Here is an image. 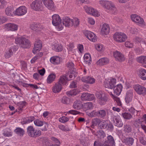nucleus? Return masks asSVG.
Instances as JSON below:
<instances>
[{"instance_id":"obj_1","label":"nucleus","mask_w":146,"mask_h":146,"mask_svg":"<svg viewBox=\"0 0 146 146\" xmlns=\"http://www.w3.org/2000/svg\"><path fill=\"white\" fill-rule=\"evenodd\" d=\"M15 43L18 44L21 48H27L30 46V41L23 36H18L15 38Z\"/></svg>"},{"instance_id":"obj_2","label":"nucleus","mask_w":146,"mask_h":146,"mask_svg":"<svg viewBox=\"0 0 146 146\" xmlns=\"http://www.w3.org/2000/svg\"><path fill=\"white\" fill-rule=\"evenodd\" d=\"M99 4L102 6L110 11L111 13L115 14L117 12V9L111 2L108 1H100Z\"/></svg>"},{"instance_id":"obj_3","label":"nucleus","mask_w":146,"mask_h":146,"mask_svg":"<svg viewBox=\"0 0 146 146\" xmlns=\"http://www.w3.org/2000/svg\"><path fill=\"white\" fill-rule=\"evenodd\" d=\"M73 75L75 76V70L71 71L70 70L68 71V73H66L65 76H63L60 77L59 82H61L62 84L66 85L67 81L70 80Z\"/></svg>"},{"instance_id":"obj_4","label":"nucleus","mask_w":146,"mask_h":146,"mask_svg":"<svg viewBox=\"0 0 146 146\" xmlns=\"http://www.w3.org/2000/svg\"><path fill=\"white\" fill-rule=\"evenodd\" d=\"M52 24L54 26H58L57 29L58 31L62 30L63 27L62 25V20L60 16L57 14H54L52 15Z\"/></svg>"},{"instance_id":"obj_5","label":"nucleus","mask_w":146,"mask_h":146,"mask_svg":"<svg viewBox=\"0 0 146 146\" xmlns=\"http://www.w3.org/2000/svg\"><path fill=\"white\" fill-rule=\"evenodd\" d=\"M27 133L28 135L31 137L36 138L39 136L41 134L40 130L35 129L33 126H30L27 128Z\"/></svg>"},{"instance_id":"obj_6","label":"nucleus","mask_w":146,"mask_h":146,"mask_svg":"<svg viewBox=\"0 0 146 146\" xmlns=\"http://www.w3.org/2000/svg\"><path fill=\"white\" fill-rule=\"evenodd\" d=\"M98 128L101 129H106L109 130H112L113 129L112 124L107 120H104L101 121L99 125H98Z\"/></svg>"},{"instance_id":"obj_7","label":"nucleus","mask_w":146,"mask_h":146,"mask_svg":"<svg viewBox=\"0 0 146 146\" xmlns=\"http://www.w3.org/2000/svg\"><path fill=\"white\" fill-rule=\"evenodd\" d=\"M133 88L137 94L143 96L146 95V88L144 86L137 84L133 85Z\"/></svg>"},{"instance_id":"obj_8","label":"nucleus","mask_w":146,"mask_h":146,"mask_svg":"<svg viewBox=\"0 0 146 146\" xmlns=\"http://www.w3.org/2000/svg\"><path fill=\"white\" fill-rule=\"evenodd\" d=\"M113 38L116 41L121 42L125 41L127 38V36L123 33L116 32L113 35Z\"/></svg>"},{"instance_id":"obj_9","label":"nucleus","mask_w":146,"mask_h":146,"mask_svg":"<svg viewBox=\"0 0 146 146\" xmlns=\"http://www.w3.org/2000/svg\"><path fill=\"white\" fill-rule=\"evenodd\" d=\"M96 96L99 100V103L100 105L104 104L108 100V98L106 95L101 91L97 92Z\"/></svg>"},{"instance_id":"obj_10","label":"nucleus","mask_w":146,"mask_h":146,"mask_svg":"<svg viewBox=\"0 0 146 146\" xmlns=\"http://www.w3.org/2000/svg\"><path fill=\"white\" fill-rule=\"evenodd\" d=\"M42 3L40 0H36L33 2L31 7L34 10L36 11H41L43 9Z\"/></svg>"},{"instance_id":"obj_11","label":"nucleus","mask_w":146,"mask_h":146,"mask_svg":"<svg viewBox=\"0 0 146 146\" xmlns=\"http://www.w3.org/2000/svg\"><path fill=\"white\" fill-rule=\"evenodd\" d=\"M34 123L35 125L37 126L40 127L43 126L44 127L41 128L40 129L43 131H45L47 130V128L48 127L49 124L46 122H44L38 119H35L34 121Z\"/></svg>"},{"instance_id":"obj_12","label":"nucleus","mask_w":146,"mask_h":146,"mask_svg":"<svg viewBox=\"0 0 146 146\" xmlns=\"http://www.w3.org/2000/svg\"><path fill=\"white\" fill-rule=\"evenodd\" d=\"M84 33L87 38L90 41L95 42L96 40V36L94 33L89 31H85L84 32Z\"/></svg>"},{"instance_id":"obj_13","label":"nucleus","mask_w":146,"mask_h":146,"mask_svg":"<svg viewBox=\"0 0 146 146\" xmlns=\"http://www.w3.org/2000/svg\"><path fill=\"white\" fill-rule=\"evenodd\" d=\"M27 12V9L24 6H20L17 8L15 11V14L19 16H22L25 14Z\"/></svg>"},{"instance_id":"obj_14","label":"nucleus","mask_w":146,"mask_h":146,"mask_svg":"<svg viewBox=\"0 0 146 146\" xmlns=\"http://www.w3.org/2000/svg\"><path fill=\"white\" fill-rule=\"evenodd\" d=\"M105 146H115V142L113 137L109 135L107 137V139L104 142Z\"/></svg>"},{"instance_id":"obj_15","label":"nucleus","mask_w":146,"mask_h":146,"mask_svg":"<svg viewBox=\"0 0 146 146\" xmlns=\"http://www.w3.org/2000/svg\"><path fill=\"white\" fill-rule=\"evenodd\" d=\"M85 9L86 12L94 16L98 17L100 15V13L92 7H86Z\"/></svg>"},{"instance_id":"obj_16","label":"nucleus","mask_w":146,"mask_h":146,"mask_svg":"<svg viewBox=\"0 0 146 146\" xmlns=\"http://www.w3.org/2000/svg\"><path fill=\"white\" fill-rule=\"evenodd\" d=\"M81 100L83 101H91L94 99L95 96L93 94L84 93L81 96Z\"/></svg>"},{"instance_id":"obj_17","label":"nucleus","mask_w":146,"mask_h":146,"mask_svg":"<svg viewBox=\"0 0 146 146\" xmlns=\"http://www.w3.org/2000/svg\"><path fill=\"white\" fill-rule=\"evenodd\" d=\"M42 43L41 41L40 40H38L36 41L34 45V47L33 49L32 52L35 54L37 51H39L41 48L42 47Z\"/></svg>"},{"instance_id":"obj_18","label":"nucleus","mask_w":146,"mask_h":146,"mask_svg":"<svg viewBox=\"0 0 146 146\" xmlns=\"http://www.w3.org/2000/svg\"><path fill=\"white\" fill-rule=\"evenodd\" d=\"M5 27L8 31H17L19 27L18 25L13 23L7 24L5 25Z\"/></svg>"},{"instance_id":"obj_19","label":"nucleus","mask_w":146,"mask_h":146,"mask_svg":"<svg viewBox=\"0 0 146 146\" xmlns=\"http://www.w3.org/2000/svg\"><path fill=\"white\" fill-rule=\"evenodd\" d=\"M44 27L39 23H34L31 24L30 27L31 29L35 31H40L44 28Z\"/></svg>"},{"instance_id":"obj_20","label":"nucleus","mask_w":146,"mask_h":146,"mask_svg":"<svg viewBox=\"0 0 146 146\" xmlns=\"http://www.w3.org/2000/svg\"><path fill=\"white\" fill-rule=\"evenodd\" d=\"M113 56L116 60L119 61H122L125 60L124 55L117 51L116 50L114 52Z\"/></svg>"},{"instance_id":"obj_21","label":"nucleus","mask_w":146,"mask_h":146,"mask_svg":"<svg viewBox=\"0 0 146 146\" xmlns=\"http://www.w3.org/2000/svg\"><path fill=\"white\" fill-rule=\"evenodd\" d=\"M63 24L66 27H70L73 25L72 19L68 17H64L63 19Z\"/></svg>"},{"instance_id":"obj_22","label":"nucleus","mask_w":146,"mask_h":146,"mask_svg":"<svg viewBox=\"0 0 146 146\" xmlns=\"http://www.w3.org/2000/svg\"><path fill=\"white\" fill-rule=\"evenodd\" d=\"M116 83V80L115 78H111L108 82L105 84V87L110 89H112L115 87Z\"/></svg>"},{"instance_id":"obj_23","label":"nucleus","mask_w":146,"mask_h":146,"mask_svg":"<svg viewBox=\"0 0 146 146\" xmlns=\"http://www.w3.org/2000/svg\"><path fill=\"white\" fill-rule=\"evenodd\" d=\"M122 88L123 87L121 84H118L116 86H115L113 88L114 95L115 96H118L120 94Z\"/></svg>"},{"instance_id":"obj_24","label":"nucleus","mask_w":146,"mask_h":146,"mask_svg":"<svg viewBox=\"0 0 146 146\" xmlns=\"http://www.w3.org/2000/svg\"><path fill=\"white\" fill-rule=\"evenodd\" d=\"M81 80L83 82L90 84H93L95 82V80L94 78L89 76L83 77Z\"/></svg>"},{"instance_id":"obj_25","label":"nucleus","mask_w":146,"mask_h":146,"mask_svg":"<svg viewBox=\"0 0 146 146\" xmlns=\"http://www.w3.org/2000/svg\"><path fill=\"white\" fill-rule=\"evenodd\" d=\"M61 82H60L59 81L57 83H56L55 85L53 86L52 88L53 92L54 93H58L62 90V87Z\"/></svg>"},{"instance_id":"obj_26","label":"nucleus","mask_w":146,"mask_h":146,"mask_svg":"<svg viewBox=\"0 0 146 146\" xmlns=\"http://www.w3.org/2000/svg\"><path fill=\"white\" fill-rule=\"evenodd\" d=\"M110 28L109 26L106 24H104L101 29V33L102 35H106L108 34L110 32Z\"/></svg>"},{"instance_id":"obj_27","label":"nucleus","mask_w":146,"mask_h":146,"mask_svg":"<svg viewBox=\"0 0 146 146\" xmlns=\"http://www.w3.org/2000/svg\"><path fill=\"white\" fill-rule=\"evenodd\" d=\"M109 62V60L107 58H103L100 59L96 62V64L99 66H102L107 64Z\"/></svg>"},{"instance_id":"obj_28","label":"nucleus","mask_w":146,"mask_h":146,"mask_svg":"<svg viewBox=\"0 0 146 146\" xmlns=\"http://www.w3.org/2000/svg\"><path fill=\"white\" fill-rule=\"evenodd\" d=\"M52 49L53 50L56 52H61L63 49L62 45L60 44L55 43L52 46Z\"/></svg>"},{"instance_id":"obj_29","label":"nucleus","mask_w":146,"mask_h":146,"mask_svg":"<svg viewBox=\"0 0 146 146\" xmlns=\"http://www.w3.org/2000/svg\"><path fill=\"white\" fill-rule=\"evenodd\" d=\"M139 75L140 78L143 80H146V70L141 68L139 69Z\"/></svg>"},{"instance_id":"obj_30","label":"nucleus","mask_w":146,"mask_h":146,"mask_svg":"<svg viewBox=\"0 0 146 146\" xmlns=\"http://www.w3.org/2000/svg\"><path fill=\"white\" fill-rule=\"evenodd\" d=\"M101 122V120L100 119L98 118H94L92 120V124L91 125V127L94 129V128L95 126H97V125H99V124Z\"/></svg>"},{"instance_id":"obj_31","label":"nucleus","mask_w":146,"mask_h":146,"mask_svg":"<svg viewBox=\"0 0 146 146\" xmlns=\"http://www.w3.org/2000/svg\"><path fill=\"white\" fill-rule=\"evenodd\" d=\"M50 61L53 64H58L60 63V58L59 56H53L51 58Z\"/></svg>"},{"instance_id":"obj_32","label":"nucleus","mask_w":146,"mask_h":146,"mask_svg":"<svg viewBox=\"0 0 146 146\" xmlns=\"http://www.w3.org/2000/svg\"><path fill=\"white\" fill-rule=\"evenodd\" d=\"M80 91L77 89H74L66 92V94L68 96H75L79 93Z\"/></svg>"},{"instance_id":"obj_33","label":"nucleus","mask_w":146,"mask_h":146,"mask_svg":"<svg viewBox=\"0 0 146 146\" xmlns=\"http://www.w3.org/2000/svg\"><path fill=\"white\" fill-rule=\"evenodd\" d=\"M14 131L17 134L20 136H23L25 133L24 130L19 127H17L14 130Z\"/></svg>"},{"instance_id":"obj_34","label":"nucleus","mask_w":146,"mask_h":146,"mask_svg":"<svg viewBox=\"0 0 146 146\" xmlns=\"http://www.w3.org/2000/svg\"><path fill=\"white\" fill-rule=\"evenodd\" d=\"M93 107L92 103L91 102L85 103L83 105L84 109L86 110L92 109Z\"/></svg>"},{"instance_id":"obj_35","label":"nucleus","mask_w":146,"mask_h":146,"mask_svg":"<svg viewBox=\"0 0 146 146\" xmlns=\"http://www.w3.org/2000/svg\"><path fill=\"white\" fill-rule=\"evenodd\" d=\"M84 62L89 65L92 62L91 57L90 55L88 54H84Z\"/></svg>"},{"instance_id":"obj_36","label":"nucleus","mask_w":146,"mask_h":146,"mask_svg":"<svg viewBox=\"0 0 146 146\" xmlns=\"http://www.w3.org/2000/svg\"><path fill=\"white\" fill-rule=\"evenodd\" d=\"M113 120L115 126L119 127H121L122 126L123 124L120 120L119 117H115V118Z\"/></svg>"},{"instance_id":"obj_37","label":"nucleus","mask_w":146,"mask_h":146,"mask_svg":"<svg viewBox=\"0 0 146 146\" xmlns=\"http://www.w3.org/2000/svg\"><path fill=\"white\" fill-rule=\"evenodd\" d=\"M82 104L79 100H77L74 103L73 105V108L77 110L80 109L82 107Z\"/></svg>"},{"instance_id":"obj_38","label":"nucleus","mask_w":146,"mask_h":146,"mask_svg":"<svg viewBox=\"0 0 146 146\" xmlns=\"http://www.w3.org/2000/svg\"><path fill=\"white\" fill-rule=\"evenodd\" d=\"M13 9L12 7L9 6L6 8L5 12L6 15L9 16H11L13 15Z\"/></svg>"},{"instance_id":"obj_39","label":"nucleus","mask_w":146,"mask_h":146,"mask_svg":"<svg viewBox=\"0 0 146 146\" xmlns=\"http://www.w3.org/2000/svg\"><path fill=\"white\" fill-rule=\"evenodd\" d=\"M135 23H136L139 25L143 26L145 25L143 19L139 16L136 19V21H135Z\"/></svg>"},{"instance_id":"obj_40","label":"nucleus","mask_w":146,"mask_h":146,"mask_svg":"<svg viewBox=\"0 0 146 146\" xmlns=\"http://www.w3.org/2000/svg\"><path fill=\"white\" fill-rule=\"evenodd\" d=\"M35 117L34 116L27 117L23 119V123L24 124L29 123L34 121Z\"/></svg>"},{"instance_id":"obj_41","label":"nucleus","mask_w":146,"mask_h":146,"mask_svg":"<svg viewBox=\"0 0 146 146\" xmlns=\"http://www.w3.org/2000/svg\"><path fill=\"white\" fill-rule=\"evenodd\" d=\"M56 76L54 74H51L48 76L47 80V83L50 84L53 81L55 78Z\"/></svg>"},{"instance_id":"obj_42","label":"nucleus","mask_w":146,"mask_h":146,"mask_svg":"<svg viewBox=\"0 0 146 146\" xmlns=\"http://www.w3.org/2000/svg\"><path fill=\"white\" fill-rule=\"evenodd\" d=\"M137 61L142 64H146V56H141L137 58Z\"/></svg>"},{"instance_id":"obj_43","label":"nucleus","mask_w":146,"mask_h":146,"mask_svg":"<svg viewBox=\"0 0 146 146\" xmlns=\"http://www.w3.org/2000/svg\"><path fill=\"white\" fill-rule=\"evenodd\" d=\"M49 1V2H48L47 4L48 6H47L46 5H45L49 9L53 10H54L55 8L54 6V3L52 1Z\"/></svg>"},{"instance_id":"obj_44","label":"nucleus","mask_w":146,"mask_h":146,"mask_svg":"<svg viewBox=\"0 0 146 146\" xmlns=\"http://www.w3.org/2000/svg\"><path fill=\"white\" fill-rule=\"evenodd\" d=\"M98 116L104 118L106 115V112L104 110H101L98 111Z\"/></svg>"},{"instance_id":"obj_45","label":"nucleus","mask_w":146,"mask_h":146,"mask_svg":"<svg viewBox=\"0 0 146 146\" xmlns=\"http://www.w3.org/2000/svg\"><path fill=\"white\" fill-rule=\"evenodd\" d=\"M13 54V52L12 49H9V51L5 53V56L6 58H8L10 57Z\"/></svg>"},{"instance_id":"obj_46","label":"nucleus","mask_w":146,"mask_h":146,"mask_svg":"<svg viewBox=\"0 0 146 146\" xmlns=\"http://www.w3.org/2000/svg\"><path fill=\"white\" fill-rule=\"evenodd\" d=\"M70 99L66 97H63L62 99L61 102L62 103L68 104L70 103Z\"/></svg>"},{"instance_id":"obj_47","label":"nucleus","mask_w":146,"mask_h":146,"mask_svg":"<svg viewBox=\"0 0 146 146\" xmlns=\"http://www.w3.org/2000/svg\"><path fill=\"white\" fill-rule=\"evenodd\" d=\"M72 21L73 23V25L74 27H77L79 24L80 21L79 19L77 18H75L72 19Z\"/></svg>"},{"instance_id":"obj_48","label":"nucleus","mask_w":146,"mask_h":146,"mask_svg":"<svg viewBox=\"0 0 146 146\" xmlns=\"http://www.w3.org/2000/svg\"><path fill=\"white\" fill-rule=\"evenodd\" d=\"M139 140L141 144L144 145H146V138L145 137H141L139 138Z\"/></svg>"},{"instance_id":"obj_49","label":"nucleus","mask_w":146,"mask_h":146,"mask_svg":"<svg viewBox=\"0 0 146 146\" xmlns=\"http://www.w3.org/2000/svg\"><path fill=\"white\" fill-rule=\"evenodd\" d=\"M69 120L68 118L65 116H62L59 118V121L60 122L64 123L66 122Z\"/></svg>"},{"instance_id":"obj_50","label":"nucleus","mask_w":146,"mask_h":146,"mask_svg":"<svg viewBox=\"0 0 146 146\" xmlns=\"http://www.w3.org/2000/svg\"><path fill=\"white\" fill-rule=\"evenodd\" d=\"M66 66L67 67L70 68V70H71V71L75 70L73 67L74 66V64L73 63L71 62H68Z\"/></svg>"},{"instance_id":"obj_51","label":"nucleus","mask_w":146,"mask_h":146,"mask_svg":"<svg viewBox=\"0 0 146 146\" xmlns=\"http://www.w3.org/2000/svg\"><path fill=\"white\" fill-rule=\"evenodd\" d=\"M129 31L131 33L135 34L137 33L138 31L137 29L135 28L133 26L131 27Z\"/></svg>"},{"instance_id":"obj_52","label":"nucleus","mask_w":146,"mask_h":146,"mask_svg":"<svg viewBox=\"0 0 146 146\" xmlns=\"http://www.w3.org/2000/svg\"><path fill=\"white\" fill-rule=\"evenodd\" d=\"M96 49L99 51H102L104 49V47L102 44H97L95 46Z\"/></svg>"},{"instance_id":"obj_53","label":"nucleus","mask_w":146,"mask_h":146,"mask_svg":"<svg viewBox=\"0 0 146 146\" xmlns=\"http://www.w3.org/2000/svg\"><path fill=\"white\" fill-rule=\"evenodd\" d=\"M43 146H60V144H54L51 145L49 141H45L44 144H43Z\"/></svg>"},{"instance_id":"obj_54","label":"nucleus","mask_w":146,"mask_h":146,"mask_svg":"<svg viewBox=\"0 0 146 146\" xmlns=\"http://www.w3.org/2000/svg\"><path fill=\"white\" fill-rule=\"evenodd\" d=\"M98 135L100 136V137L102 138H104L106 136L105 133L102 130H100L98 132Z\"/></svg>"},{"instance_id":"obj_55","label":"nucleus","mask_w":146,"mask_h":146,"mask_svg":"<svg viewBox=\"0 0 146 146\" xmlns=\"http://www.w3.org/2000/svg\"><path fill=\"white\" fill-rule=\"evenodd\" d=\"M7 20V19L5 17H0V24L5 23Z\"/></svg>"},{"instance_id":"obj_56","label":"nucleus","mask_w":146,"mask_h":146,"mask_svg":"<svg viewBox=\"0 0 146 146\" xmlns=\"http://www.w3.org/2000/svg\"><path fill=\"white\" fill-rule=\"evenodd\" d=\"M6 4V2L5 0H0V9L4 8Z\"/></svg>"},{"instance_id":"obj_57","label":"nucleus","mask_w":146,"mask_h":146,"mask_svg":"<svg viewBox=\"0 0 146 146\" xmlns=\"http://www.w3.org/2000/svg\"><path fill=\"white\" fill-rule=\"evenodd\" d=\"M94 146H105L104 145V143H102L99 141H95L94 143Z\"/></svg>"},{"instance_id":"obj_58","label":"nucleus","mask_w":146,"mask_h":146,"mask_svg":"<svg viewBox=\"0 0 146 146\" xmlns=\"http://www.w3.org/2000/svg\"><path fill=\"white\" fill-rule=\"evenodd\" d=\"M133 90H130L128 92V96H129V99H128V102L131 101L133 98Z\"/></svg>"},{"instance_id":"obj_59","label":"nucleus","mask_w":146,"mask_h":146,"mask_svg":"<svg viewBox=\"0 0 146 146\" xmlns=\"http://www.w3.org/2000/svg\"><path fill=\"white\" fill-rule=\"evenodd\" d=\"M90 114L92 117L98 116V111H93L90 113Z\"/></svg>"},{"instance_id":"obj_60","label":"nucleus","mask_w":146,"mask_h":146,"mask_svg":"<svg viewBox=\"0 0 146 146\" xmlns=\"http://www.w3.org/2000/svg\"><path fill=\"white\" fill-rule=\"evenodd\" d=\"M138 16L139 15L136 14H132L131 15V18L133 21L135 22V21H136V19Z\"/></svg>"},{"instance_id":"obj_61","label":"nucleus","mask_w":146,"mask_h":146,"mask_svg":"<svg viewBox=\"0 0 146 146\" xmlns=\"http://www.w3.org/2000/svg\"><path fill=\"white\" fill-rule=\"evenodd\" d=\"M51 139L52 141L56 143L57 144H60V142L57 138H56L54 137H52L51 138Z\"/></svg>"},{"instance_id":"obj_62","label":"nucleus","mask_w":146,"mask_h":146,"mask_svg":"<svg viewBox=\"0 0 146 146\" xmlns=\"http://www.w3.org/2000/svg\"><path fill=\"white\" fill-rule=\"evenodd\" d=\"M77 82L74 81H73L70 84V88H75L77 87Z\"/></svg>"},{"instance_id":"obj_63","label":"nucleus","mask_w":146,"mask_h":146,"mask_svg":"<svg viewBox=\"0 0 146 146\" xmlns=\"http://www.w3.org/2000/svg\"><path fill=\"white\" fill-rule=\"evenodd\" d=\"M134 142V139L132 137L128 138V145H132Z\"/></svg>"},{"instance_id":"obj_64","label":"nucleus","mask_w":146,"mask_h":146,"mask_svg":"<svg viewBox=\"0 0 146 146\" xmlns=\"http://www.w3.org/2000/svg\"><path fill=\"white\" fill-rule=\"evenodd\" d=\"M25 102L23 101L21 103V105L19 107L18 109L19 110H22L23 108V106L25 105Z\"/></svg>"}]
</instances>
